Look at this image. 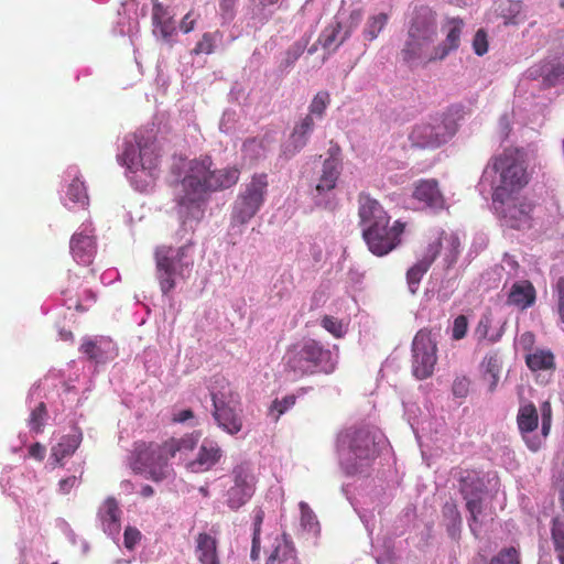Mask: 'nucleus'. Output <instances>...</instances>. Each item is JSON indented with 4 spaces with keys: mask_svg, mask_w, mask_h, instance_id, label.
Wrapping results in <instances>:
<instances>
[{
    "mask_svg": "<svg viewBox=\"0 0 564 564\" xmlns=\"http://www.w3.org/2000/svg\"><path fill=\"white\" fill-rule=\"evenodd\" d=\"M337 449L347 474H356L378 455L375 434L368 427H349L339 433Z\"/></svg>",
    "mask_w": 564,
    "mask_h": 564,
    "instance_id": "39448f33",
    "label": "nucleus"
},
{
    "mask_svg": "<svg viewBox=\"0 0 564 564\" xmlns=\"http://www.w3.org/2000/svg\"><path fill=\"white\" fill-rule=\"evenodd\" d=\"M195 24H196V18L193 17V11H189L188 13H186L184 15V18L182 19L181 21V24H180V29L184 32V33H189L191 31L194 30L195 28Z\"/></svg>",
    "mask_w": 564,
    "mask_h": 564,
    "instance_id": "bf43d9fd",
    "label": "nucleus"
},
{
    "mask_svg": "<svg viewBox=\"0 0 564 564\" xmlns=\"http://www.w3.org/2000/svg\"><path fill=\"white\" fill-rule=\"evenodd\" d=\"M343 25L335 22L327 25L319 34L318 43L324 50L335 52L352 33V26H347L341 34Z\"/></svg>",
    "mask_w": 564,
    "mask_h": 564,
    "instance_id": "bb28decb",
    "label": "nucleus"
},
{
    "mask_svg": "<svg viewBox=\"0 0 564 564\" xmlns=\"http://www.w3.org/2000/svg\"><path fill=\"white\" fill-rule=\"evenodd\" d=\"M98 514L105 532L110 535L119 533L121 510L118 501L113 497H109L105 500Z\"/></svg>",
    "mask_w": 564,
    "mask_h": 564,
    "instance_id": "cd10ccee",
    "label": "nucleus"
},
{
    "mask_svg": "<svg viewBox=\"0 0 564 564\" xmlns=\"http://www.w3.org/2000/svg\"><path fill=\"white\" fill-rule=\"evenodd\" d=\"M83 440V434L79 430H75L74 433L65 435L61 441L52 447V458L57 464L68 456H72L79 447Z\"/></svg>",
    "mask_w": 564,
    "mask_h": 564,
    "instance_id": "473e14b6",
    "label": "nucleus"
},
{
    "mask_svg": "<svg viewBox=\"0 0 564 564\" xmlns=\"http://www.w3.org/2000/svg\"><path fill=\"white\" fill-rule=\"evenodd\" d=\"M551 538L554 552L560 564H564V521L554 518L551 525Z\"/></svg>",
    "mask_w": 564,
    "mask_h": 564,
    "instance_id": "e433bc0d",
    "label": "nucleus"
},
{
    "mask_svg": "<svg viewBox=\"0 0 564 564\" xmlns=\"http://www.w3.org/2000/svg\"><path fill=\"white\" fill-rule=\"evenodd\" d=\"M437 34L436 13L427 6L415 8L408 35L435 40Z\"/></svg>",
    "mask_w": 564,
    "mask_h": 564,
    "instance_id": "aec40b11",
    "label": "nucleus"
},
{
    "mask_svg": "<svg viewBox=\"0 0 564 564\" xmlns=\"http://www.w3.org/2000/svg\"><path fill=\"white\" fill-rule=\"evenodd\" d=\"M322 326L336 338L344 336L345 330L341 321L334 316L325 315L321 322Z\"/></svg>",
    "mask_w": 564,
    "mask_h": 564,
    "instance_id": "de8ad7c7",
    "label": "nucleus"
},
{
    "mask_svg": "<svg viewBox=\"0 0 564 564\" xmlns=\"http://www.w3.org/2000/svg\"><path fill=\"white\" fill-rule=\"evenodd\" d=\"M268 192V174L254 173L237 196L232 208V220L241 225L250 221L263 206Z\"/></svg>",
    "mask_w": 564,
    "mask_h": 564,
    "instance_id": "6e6552de",
    "label": "nucleus"
},
{
    "mask_svg": "<svg viewBox=\"0 0 564 564\" xmlns=\"http://www.w3.org/2000/svg\"><path fill=\"white\" fill-rule=\"evenodd\" d=\"M542 422H552V408L549 401H545L541 405Z\"/></svg>",
    "mask_w": 564,
    "mask_h": 564,
    "instance_id": "774afa93",
    "label": "nucleus"
},
{
    "mask_svg": "<svg viewBox=\"0 0 564 564\" xmlns=\"http://www.w3.org/2000/svg\"><path fill=\"white\" fill-rule=\"evenodd\" d=\"M557 312L564 323V276L560 278L555 285Z\"/></svg>",
    "mask_w": 564,
    "mask_h": 564,
    "instance_id": "4d7b16f0",
    "label": "nucleus"
},
{
    "mask_svg": "<svg viewBox=\"0 0 564 564\" xmlns=\"http://www.w3.org/2000/svg\"><path fill=\"white\" fill-rule=\"evenodd\" d=\"M239 176L240 170L236 166L212 169V180L208 183L210 193L232 187L239 181Z\"/></svg>",
    "mask_w": 564,
    "mask_h": 564,
    "instance_id": "2f4dec72",
    "label": "nucleus"
},
{
    "mask_svg": "<svg viewBox=\"0 0 564 564\" xmlns=\"http://www.w3.org/2000/svg\"><path fill=\"white\" fill-rule=\"evenodd\" d=\"M195 555L200 564H220L217 541L207 533L197 535Z\"/></svg>",
    "mask_w": 564,
    "mask_h": 564,
    "instance_id": "c756f323",
    "label": "nucleus"
},
{
    "mask_svg": "<svg viewBox=\"0 0 564 564\" xmlns=\"http://www.w3.org/2000/svg\"><path fill=\"white\" fill-rule=\"evenodd\" d=\"M448 32L446 39L441 44L436 45V55L434 58H446L449 53L456 51L460 44V35L464 26L463 20L458 18L448 21Z\"/></svg>",
    "mask_w": 564,
    "mask_h": 564,
    "instance_id": "c85d7f7f",
    "label": "nucleus"
},
{
    "mask_svg": "<svg viewBox=\"0 0 564 564\" xmlns=\"http://www.w3.org/2000/svg\"><path fill=\"white\" fill-rule=\"evenodd\" d=\"M237 0H219V11L224 22H230L235 17Z\"/></svg>",
    "mask_w": 564,
    "mask_h": 564,
    "instance_id": "6e6d98bb",
    "label": "nucleus"
},
{
    "mask_svg": "<svg viewBox=\"0 0 564 564\" xmlns=\"http://www.w3.org/2000/svg\"><path fill=\"white\" fill-rule=\"evenodd\" d=\"M215 48V34L206 32L202 39L196 43L192 53L195 55L199 54H212Z\"/></svg>",
    "mask_w": 564,
    "mask_h": 564,
    "instance_id": "49530a36",
    "label": "nucleus"
},
{
    "mask_svg": "<svg viewBox=\"0 0 564 564\" xmlns=\"http://www.w3.org/2000/svg\"><path fill=\"white\" fill-rule=\"evenodd\" d=\"M457 131V122L449 112L431 118L430 121L415 124L409 140L412 147L435 149L446 143Z\"/></svg>",
    "mask_w": 564,
    "mask_h": 564,
    "instance_id": "0eeeda50",
    "label": "nucleus"
},
{
    "mask_svg": "<svg viewBox=\"0 0 564 564\" xmlns=\"http://www.w3.org/2000/svg\"><path fill=\"white\" fill-rule=\"evenodd\" d=\"M232 485L226 491V505L237 511L254 495L257 478L249 463L237 464L230 471Z\"/></svg>",
    "mask_w": 564,
    "mask_h": 564,
    "instance_id": "f8f14e48",
    "label": "nucleus"
},
{
    "mask_svg": "<svg viewBox=\"0 0 564 564\" xmlns=\"http://www.w3.org/2000/svg\"><path fill=\"white\" fill-rule=\"evenodd\" d=\"M517 424L528 448L532 452L539 451L542 446V438L538 435H531L539 426V414L533 403H528L519 408Z\"/></svg>",
    "mask_w": 564,
    "mask_h": 564,
    "instance_id": "f3484780",
    "label": "nucleus"
},
{
    "mask_svg": "<svg viewBox=\"0 0 564 564\" xmlns=\"http://www.w3.org/2000/svg\"><path fill=\"white\" fill-rule=\"evenodd\" d=\"M213 416L218 426L230 435L238 434L242 429L240 397L230 388L224 391L210 392Z\"/></svg>",
    "mask_w": 564,
    "mask_h": 564,
    "instance_id": "1a4fd4ad",
    "label": "nucleus"
},
{
    "mask_svg": "<svg viewBox=\"0 0 564 564\" xmlns=\"http://www.w3.org/2000/svg\"><path fill=\"white\" fill-rule=\"evenodd\" d=\"M135 144L126 142L122 152V159L127 167L135 172L139 169L148 171L150 175L158 170L160 165V151L156 142L152 138L134 135Z\"/></svg>",
    "mask_w": 564,
    "mask_h": 564,
    "instance_id": "9d476101",
    "label": "nucleus"
},
{
    "mask_svg": "<svg viewBox=\"0 0 564 564\" xmlns=\"http://www.w3.org/2000/svg\"><path fill=\"white\" fill-rule=\"evenodd\" d=\"M155 274L163 294L170 293L176 285V278L194 264L193 243L188 242L177 249L159 246L154 251Z\"/></svg>",
    "mask_w": 564,
    "mask_h": 564,
    "instance_id": "423d86ee",
    "label": "nucleus"
},
{
    "mask_svg": "<svg viewBox=\"0 0 564 564\" xmlns=\"http://www.w3.org/2000/svg\"><path fill=\"white\" fill-rule=\"evenodd\" d=\"M466 500V508L470 513V523L469 527L471 531H475V524L478 522V517L482 512V501L480 496L477 497H468Z\"/></svg>",
    "mask_w": 564,
    "mask_h": 564,
    "instance_id": "a18cd8bd",
    "label": "nucleus"
},
{
    "mask_svg": "<svg viewBox=\"0 0 564 564\" xmlns=\"http://www.w3.org/2000/svg\"><path fill=\"white\" fill-rule=\"evenodd\" d=\"M433 42L434 40L426 37L408 35L404 46L401 50L403 61L410 65L419 62L423 65H427L436 61H442L441 58H434L436 55V46L431 47Z\"/></svg>",
    "mask_w": 564,
    "mask_h": 564,
    "instance_id": "2eb2a0df",
    "label": "nucleus"
},
{
    "mask_svg": "<svg viewBox=\"0 0 564 564\" xmlns=\"http://www.w3.org/2000/svg\"><path fill=\"white\" fill-rule=\"evenodd\" d=\"M152 19L164 40H169L175 33L174 22L162 3L155 2L153 4Z\"/></svg>",
    "mask_w": 564,
    "mask_h": 564,
    "instance_id": "c9c22d12",
    "label": "nucleus"
},
{
    "mask_svg": "<svg viewBox=\"0 0 564 564\" xmlns=\"http://www.w3.org/2000/svg\"><path fill=\"white\" fill-rule=\"evenodd\" d=\"M443 514L453 522L454 527L459 525L462 522L457 506L453 502L445 503V506L443 507Z\"/></svg>",
    "mask_w": 564,
    "mask_h": 564,
    "instance_id": "13d9d810",
    "label": "nucleus"
},
{
    "mask_svg": "<svg viewBox=\"0 0 564 564\" xmlns=\"http://www.w3.org/2000/svg\"><path fill=\"white\" fill-rule=\"evenodd\" d=\"M186 174L177 184L175 202L178 214L185 219H200L212 180L213 160L209 155L188 161Z\"/></svg>",
    "mask_w": 564,
    "mask_h": 564,
    "instance_id": "f03ea898",
    "label": "nucleus"
},
{
    "mask_svg": "<svg viewBox=\"0 0 564 564\" xmlns=\"http://www.w3.org/2000/svg\"><path fill=\"white\" fill-rule=\"evenodd\" d=\"M482 380L488 383L489 392H494L498 386L501 362L497 354L487 355L481 362Z\"/></svg>",
    "mask_w": 564,
    "mask_h": 564,
    "instance_id": "72a5a7b5",
    "label": "nucleus"
},
{
    "mask_svg": "<svg viewBox=\"0 0 564 564\" xmlns=\"http://www.w3.org/2000/svg\"><path fill=\"white\" fill-rule=\"evenodd\" d=\"M265 564H300L297 550L290 534L284 532L275 539L273 550Z\"/></svg>",
    "mask_w": 564,
    "mask_h": 564,
    "instance_id": "4be33fe9",
    "label": "nucleus"
},
{
    "mask_svg": "<svg viewBox=\"0 0 564 564\" xmlns=\"http://www.w3.org/2000/svg\"><path fill=\"white\" fill-rule=\"evenodd\" d=\"M444 243L446 245L447 250L446 258L449 262L455 261L460 242L456 235L446 234L445 231L430 237L429 242L419 259L423 262H427L429 265H432L443 249Z\"/></svg>",
    "mask_w": 564,
    "mask_h": 564,
    "instance_id": "a211bd4d",
    "label": "nucleus"
},
{
    "mask_svg": "<svg viewBox=\"0 0 564 564\" xmlns=\"http://www.w3.org/2000/svg\"><path fill=\"white\" fill-rule=\"evenodd\" d=\"M46 414L47 411L44 402H41L35 409L32 410L29 419V425L33 432H42Z\"/></svg>",
    "mask_w": 564,
    "mask_h": 564,
    "instance_id": "79ce46f5",
    "label": "nucleus"
},
{
    "mask_svg": "<svg viewBox=\"0 0 564 564\" xmlns=\"http://www.w3.org/2000/svg\"><path fill=\"white\" fill-rule=\"evenodd\" d=\"M221 458L220 447L214 443L205 441L196 459L188 463V468L194 473L205 471L215 466Z\"/></svg>",
    "mask_w": 564,
    "mask_h": 564,
    "instance_id": "393cba45",
    "label": "nucleus"
},
{
    "mask_svg": "<svg viewBox=\"0 0 564 564\" xmlns=\"http://www.w3.org/2000/svg\"><path fill=\"white\" fill-rule=\"evenodd\" d=\"M242 152L251 159H257L263 151V142L257 138H249L242 143Z\"/></svg>",
    "mask_w": 564,
    "mask_h": 564,
    "instance_id": "09e8293b",
    "label": "nucleus"
},
{
    "mask_svg": "<svg viewBox=\"0 0 564 564\" xmlns=\"http://www.w3.org/2000/svg\"><path fill=\"white\" fill-rule=\"evenodd\" d=\"M387 22L388 17L386 13H379L369 18L364 31L365 37L369 41H373L386 26Z\"/></svg>",
    "mask_w": 564,
    "mask_h": 564,
    "instance_id": "58836bf2",
    "label": "nucleus"
},
{
    "mask_svg": "<svg viewBox=\"0 0 564 564\" xmlns=\"http://www.w3.org/2000/svg\"><path fill=\"white\" fill-rule=\"evenodd\" d=\"M437 346L432 337V332L420 329L412 341V372L419 380L430 378L437 361Z\"/></svg>",
    "mask_w": 564,
    "mask_h": 564,
    "instance_id": "9b49d317",
    "label": "nucleus"
},
{
    "mask_svg": "<svg viewBox=\"0 0 564 564\" xmlns=\"http://www.w3.org/2000/svg\"><path fill=\"white\" fill-rule=\"evenodd\" d=\"M285 368L299 377L323 372L332 373L337 366V356L322 343L306 338L292 345L285 355Z\"/></svg>",
    "mask_w": 564,
    "mask_h": 564,
    "instance_id": "7ed1b4c3",
    "label": "nucleus"
},
{
    "mask_svg": "<svg viewBox=\"0 0 564 564\" xmlns=\"http://www.w3.org/2000/svg\"><path fill=\"white\" fill-rule=\"evenodd\" d=\"M489 564H521L520 554L513 546L502 549Z\"/></svg>",
    "mask_w": 564,
    "mask_h": 564,
    "instance_id": "37998d69",
    "label": "nucleus"
},
{
    "mask_svg": "<svg viewBox=\"0 0 564 564\" xmlns=\"http://www.w3.org/2000/svg\"><path fill=\"white\" fill-rule=\"evenodd\" d=\"M338 147L332 148L328 151V158L324 160L321 174L317 178L315 191L318 195H324L333 191L341 173V162L339 159Z\"/></svg>",
    "mask_w": 564,
    "mask_h": 564,
    "instance_id": "6ab92c4d",
    "label": "nucleus"
},
{
    "mask_svg": "<svg viewBox=\"0 0 564 564\" xmlns=\"http://www.w3.org/2000/svg\"><path fill=\"white\" fill-rule=\"evenodd\" d=\"M263 519H264V511L261 508L254 510L253 534L252 535H258V536L261 535V525H262Z\"/></svg>",
    "mask_w": 564,
    "mask_h": 564,
    "instance_id": "680f3d73",
    "label": "nucleus"
},
{
    "mask_svg": "<svg viewBox=\"0 0 564 564\" xmlns=\"http://www.w3.org/2000/svg\"><path fill=\"white\" fill-rule=\"evenodd\" d=\"M261 551V538L258 535H252V545H251V552L250 557L252 561H257L260 556Z\"/></svg>",
    "mask_w": 564,
    "mask_h": 564,
    "instance_id": "0e129e2a",
    "label": "nucleus"
},
{
    "mask_svg": "<svg viewBox=\"0 0 564 564\" xmlns=\"http://www.w3.org/2000/svg\"><path fill=\"white\" fill-rule=\"evenodd\" d=\"M489 318L485 317V318H481L476 327V335L479 337V338H485L488 334V329H489Z\"/></svg>",
    "mask_w": 564,
    "mask_h": 564,
    "instance_id": "69168bd1",
    "label": "nucleus"
},
{
    "mask_svg": "<svg viewBox=\"0 0 564 564\" xmlns=\"http://www.w3.org/2000/svg\"><path fill=\"white\" fill-rule=\"evenodd\" d=\"M30 457L41 462L45 457V447L40 443H34L29 448Z\"/></svg>",
    "mask_w": 564,
    "mask_h": 564,
    "instance_id": "052dcab7",
    "label": "nucleus"
},
{
    "mask_svg": "<svg viewBox=\"0 0 564 564\" xmlns=\"http://www.w3.org/2000/svg\"><path fill=\"white\" fill-rule=\"evenodd\" d=\"M404 229L405 223L395 220L391 227L389 224H382L371 229H362V238L371 253L383 257L401 243Z\"/></svg>",
    "mask_w": 564,
    "mask_h": 564,
    "instance_id": "ddd939ff",
    "label": "nucleus"
},
{
    "mask_svg": "<svg viewBox=\"0 0 564 564\" xmlns=\"http://www.w3.org/2000/svg\"><path fill=\"white\" fill-rule=\"evenodd\" d=\"M470 389V380L466 376L456 377L453 386L452 392L456 398L464 399L468 395Z\"/></svg>",
    "mask_w": 564,
    "mask_h": 564,
    "instance_id": "3c124183",
    "label": "nucleus"
},
{
    "mask_svg": "<svg viewBox=\"0 0 564 564\" xmlns=\"http://www.w3.org/2000/svg\"><path fill=\"white\" fill-rule=\"evenodd\" d=\"M329 102V94L327 91H318L310 104V112L307 115H311V117L316 116L318 119H322Z\"/></svg>",
    "mask_w": 564,
    "mask_h": 564,
    "instance_id": "ea45409f",
    "label": "nucleus"
},
{
    "mask_svg": "<svg viewBox=\"0 0 564 564\" xmlns=\"http://www.w3.org/2000/svg\"><path fill=\"white\" fill-rule=\"evenodd\" d=\"M492 167L499 174V184L492 193L494 203H507L530 181L524 155L517 149H506L495 156Z\"/></svg>",
    "mask_w": 564,
    "mask_h": 564,
    "instance_id": "20e7f679",
    "label": "nucleus"
},
{
    "mask_svg": "<svg viewBox=\"0 0 564 564\" xmlns=\"http://www.w3.org/2000/svg\"><path fill=\"white\" fill-rule=\"evenodd\" d=\"M413 197L425 207L441 210L445 207V198L442 194L438 182L434 178L420 180L414 185Z\"/></svg>",
    "mask_w": 564,
    "mask_h": 564,
    "instance_id": "412c9836",
    "label": "nucleus"
},
{
    "mask_svg": "<svg viewBox=\"0 0 564 564\" xmlns=\"http://www.w3.org/2000/svg\"><path fill=\"white\" fill-rule=\"evenodd\" d=\"M198 437L185 434L181 437H169L161 443L138 442L134 444L130 466L135 474L160 482L173 474L170 459L184 460L195 449Z\"/></svg>",
    "mask_w": 564,
    "mask_h": 564,
    "instance_id": "f257e3e1",
    "label": "nucleus"
},
{
    "mask_svg": "<svg viewBox=\"0 0 564 564\" xmlns=\"http://www.w3.org/2000/svg\"><path fill=\"white\" fill-rule=\"evenodd\" d=\"M295 402L296 397L294 394L286 395L281 400L275 399L270 406V414L275 413L274 420L278 421L283 413L295 404Z\"/></svg>",
    "mask_w": 564,
    "mask_h": 564,
    "instance_id": "c03bdc74",
    "label": "nucleus"
},
{
    "mask_svg": "<svg viewBox=\"0 0 564 564\" xmlns=\"http://www.w3.org/2000/svg\"><path fill=\"white\" fill-rule=\"evenodd\" d=\"M525 364L533 372L540 370H554L555 357L549 349H536L525 356Z\"/></svg>",
    "mask_w": 564,
    "mask_h": 564,
    "instance_id": "f704fd0d",
    "label": "nucleus"
},
{
    "mask_svg": "<svg viewBox=\"0 0 564 564\" xmlns=\"http://www.w3.org/2000/svg\"><path fill=\"white\" fill-rule=\"evenodd\" d=\"M468 329V321L465 315H459L454 319L452 337L459 340L466 336Z\"/></svg>",
    "mask_w": 564,
    "mask_h": 564,
    "instance_id": "603ef678",
    "label": "nucleus"
},
{
    "mask_svg": "<svg viewBox=\"0 0 564 564\" xmlns=\"http://www.w3.org/2000/svg\"><path fill=\"white\" fill-rule=\"evenodd\" d=\"M70 252L74 260L83 265H89L93 263L96 254V241L95 238L84 231L76 232L70 238Z\"/></svg>",
    "mask_w": 564,
    "mask_h": 564,
    "instance_id": "5701e85b",
    "label": "nucleus"
},
{
    "mask_svg": "<svg viewBox=\"0 0 564 564\" xmlns=\"http://www.w3.org/2000/svg\"><path fill=\"white\" fill-rule=\"evenodd\" d=\"M80 351L83 354H85L88 357V359H90V360L98 361L102 357V351H101L99 345L97 344V341H95L90 338L84 339V341L80 346Z\"/></svg>",
    "mask_w": 564,
    "mask_h": 564,
    "instance_id": "8fccbe9b",
    "label": "nucleus"
},
{
    "mask_svg": "<svg viewBox=\"0 0 564 564\" xmlns=\"http://www.w3.org/2000/svg\"><path fill=\"white\" fill-rule=\"evenodd\" d=\"M431 265L427 262L417 260L406 272V281L412 293H415L423 275L429 271Z\"/></svg>",
    "mask_w": 564,
    "mask_h": 564,
    "instance_id": "4c0bfd02",
    "label": "nucleus"
},
{
    "mask_svg": "<svg viewBox=\"0 0 564 564\" xmlns=\"http://www.w3.org/2000/svg\"><path fill=\"white\" fill-rule=\"evenodd\" d=\"M141 540V532L137 528L127 527L123 533V543L128 550H132Z\"/></svg>",
    "mask_w": 564,
    "mask_h": 564,
    "instance_id": "5fc2aeb1",
    "label": "nucleus"
},
{
    "mask_svg": "<svg viewBox=\"0 0 564 564\" xmlns=\"http://www.w3.org/2000/svg\"><path fill=\"white\" fill-rule=\"evenodd\" d=\"M77 478L75 476L67 477L65 479H62L58 484L59 491L62 494H68L70 489L76 485Z\"/></svg>",
    "mask_w": 564,
    "mask_h": 564,
    "instance_id": "e2e57ef3",
    "label": "nucleus"
},
{
    "mask_svg": "<svg viewBox=\"0 0 564 564\" xmlns=\"http://www.w3.org/2000/svg\"><path fill=\"white\" fill-rule=\"evenodd\" d=\"M67 197L74 202L79 203L83 206L88 203V195L84 182L78 177H75L68 185Z\"/></svg>",
    "mask_w": 564,
    "mask_h": 564,
    "instance_id": "a19ab883",
    "label": "nucleus"
},
{
    "mask_svg": "<svg viewBox=\"0 0 564 564\" xmlns=\"http://www.w3.org/2000/svg\"><path fill=\"white\" fill-rule=\"evenodd\" d=\"M314 127L315 122L311 115H306L297 123H295L290 134V145L292 147V154H295L307 144L308 139L314 130Z\"/></svg>",
    "mask_w": 564,
    "mask_h": 564,
    "instance_id": "7c9ffc66",
    "label": "nucleus"
},
{
    "mask_svg": "<svg viewBox=\"0 0 564 564\" xmlns=\"http://www.w3.org/2000/svg\"><path fill=\"white\" fill-rule=\"evenodd\" d=\"M358 216L361 230L390 223V216L382 205L367 193L358 195Z\"/></svg>",
    "mask_w": 564,
    "mask_h": 564,
    "instance_id": "dca6fc26",
    "label": "nucleus"
},
{
    "mask_svg": "<svg viewBox=\"0 0 564 564\" xmlns=\"http://www.w3.org/2000/svg\"><path fill=\"white\" fill-rule=\"evenodd\" d=\"M473 48L478 56H482L488 51V41L486 32L480 29L476 32L473 40Z\"/></svg>",
    "mask_w": 564,
    "mask_h": 564,
    "instance_id": "864d4df0",
    "label": "nucleus"
},
{
    "mask_svg": "<svg viewBox=\"0 0 564 564\" xmlns=\"http://www.w3.org/2000/svg\"><path fill=\"white\" fill-rule=\"evenodd\" d=\"M505 224L514 229L531 226L533 204L525 197L514 199L512 196L507 203H494Z\"/></svg>",
    "mask_w": 564,
    "mask_h": 564,
    "instance_id": "4468645a",
    "label": "nucleus"
},
{
    "mask_svg": "<svg viewBox=\"0 0 564 564\" xmlns=\"http://www.w3.org/2000/svg\"><path fill=\"white\" fill-rule=\"evenodd\" d=\"M455 476L458 478L459 492L464 499L480 496L484 491L485 485L477 470L457 468Z\"/></svg>",
    "mask_w": 564,
    "mask_h": 564,
    "instance_id": "a878e982",
    "label": "nucleus"
},
{
    "mask_svg": "<svg viewBox=\"0 0 564 564\" xmlns=\"http://www.w3.org/2000/svg\"><path fill=\"white\" fill-rule=\"evenodd\" d=\"M536 300V291L529 280L517 281L511 285L507 304L521 311L531 307Z\"/></svg>",
    "mask_w": 564,
    "mask_h": 564,
    "instance_id": "b1692460",
    "label": "nucleus"
},
{
    "mask_svg": "<svg viewBox=\"0 0 564 564\" xmlns=\"http://www.w3.org/2000/svg\"><path fill=\"white\" fill-rule=\"evenodd\" d=\"M193 417L194 412L191 409H184L174 415L173 421L177 423H183Z\"/></svg>",
    "mask_w": 564,
    "mask_h": 564,
    "instance_id": "338daca9",
    "label": "nucleus"
}]
</instances>
